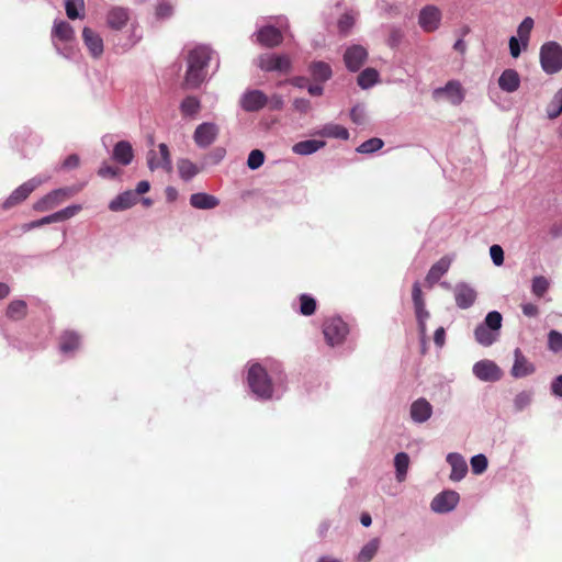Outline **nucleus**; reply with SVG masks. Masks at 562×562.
<instances>
[{"label":"nucleus","instance_id":"f257e3e1","mask_svg":"<svg viewBox=\"0 0 562 562\" xmlns=\"http://www.w3.org/2000/svg\"><path fill=\"white\" fill-rule=\"evenodd\" d=\"M213 50L205 45L195 46L188 54L184 82L189 88H198L206 78V67Z\"/></svg>","mask_w":562,"mask_h":562},{"label":"nucleus","instance_id":"f03ea898","mask_svg":"<svg viewBox=\"0 0 562 562\" xmlns=\"http://www.w3.org/2000/svg\"><path fill=\"white\" fill-rule=\"evenodd\" d=\"M503 317L499 312H488L484 321L474 330L475 340L483 347H490L498 337Z\"/></svg>","mask_w":562,"mask_h":562},{"label":"nucleus","instance_id":"7ed1b4c3","mask_svg":"<svg viewBox=\"0 0 562 562\" xmlns=\"http://www.w3.org/2000/svg\"><path fill=\"white\" fill-rule=\"evenodd\" d=\"M247 381L250 390L259 398L269 400L273 394V385L265 368L259 363L252 364L248 370Z\"/></svg>","mask_w":562,"mask_h":562},{"label":"nucleus","instance_id":"20e7f679","mask_svg":"<svg viewBox=\"0 0 562 562\" xmlns=\"http://www.w3.org/2000/svg\"><path fill=\"white\" fill-rule=\"evenodd\" d=\"M540 64L546 74L553 75L562 69V46L554 41L540 47Z\"/></svg>","mask_w":562,"mask_h":562},{"label":"nucleus","instance_id":"39448f33","mask_svg":"<svg viewBox=\"0 0 562 562\" xmlns=\"http://www.w3.org/2000/svg\"><path fill=\"white\" fill-rule=\"evenodd\" d=\"M323 333L328 345L336 347L345 340L349 328L341 317H329L323 324Z\"/></svg>","mask_w":562,"mask_h":562},{"label":"nucleus","instance_id":"423d86ee","mask_svg":"<svg viewBox=\"0 0 562 562\" xmlns=\"http://www.w3.org/2000/svg\"><path fill=\"white\" fill-rule=\"evenodd\" d=\"M49 176H37L18 187L3 202V209L8 210L20 204L42 183L48 181Z\"/></svg>","mask_w":562,"mask_h":562},{"label":"nucleus","instance_id":"0eeeda50","mask_svg":"<svg viewBox=\"0 0 562 562\" xmlns=\"http://www.w3.org/2000/svg\"><path fill=\"white\" fill-rule=\"evenodd\" d=\"M78 191L79 189L76 188H60L53 190L34 204V210L38 212L52 210L64 202L67 198L76 194Z\"/></svg>","mask_w":562,"mask_h":562},{"label":"nucleus","instance_id":"6e6552de","mask_svg":"<svg viewBox=\"0 0 562 562\" xmlns=\"http://www.w3.org/2000/svg\"><path fill=\"white\" fill-rule=\"evenodd\" d=\"M267 104L268 95L258 89L246 90L239 99V105L246 112H258Z\"/></svg>","mask_w":562,"mask_h":562},{"label":"nucleus","instance_id":"1a4fd4ad","mask_svg":"<svg viewBox=\"0 0 562 562\" xmlns=\"http://www.w3.org/2000/svg\"><path fill=\"white\" fill-rule=\"evenodd\" d=\"M218 133L220 128L215 123L204 122L196 126L193 139L198 147L207 148L216 140Z\"/></svg>","mask_w":562,"mask_h":562},{"label":"nucleus","instance_id":"9d476101","mask_svg":"<svg viewBox=\"0 0 562 562\" xmlns=\"http://www.w3.org/2000/svg\"><path fill=\"white\" fill-rule=\"evenodd\" d=\"M159 156L155 150H149L147 154L148 168L154 171L156 169H164L167 172L172 170V161L168 146L165 143L158 145Z\"/></svg>","mask_w":562,"mask_h":562},{"label":"nucleus","instance_id":"9b49d317","mask_svg":"<svg viewBox=\"0 0 562 562\" xmlns=\"http://www.w3.org/2000/svg\"><path fill=\"white\" fill-rule=\"evenodd\" d=\"M52 40L58 53L65 57H69L70 55L68 53L60 52L56 41L64 43L72 42L75 40V30L66 21H55L52 30Z\"/></svg>","mask_w":562,"mask_h":562},{"label":"nucleus","instance_id":"f8f14e48","mask_svg":"<svg viewBox=\"0 0 562 562\" xmlns=\"http://www.w3.org/2000/svg\"><path fill=\"white\" fill-rule=\"evenodd\" d=\"M441 21V12L435 5H426L420 10L418 24L425 32L436 31Z\"/></svg>","mask_w":562,"mask_h":562},{"label":"nucleus","instance_id":"ddd939ff","mask_svg":"<svg viewBox=\"0 0 562 562\" xmlns=\"http://www.w3.org/2000/svg\"><path fill=\"white\" fill-rule=\"evenodd\" d=\"M460 496L454 491H445L439 493L431 501L430 507L436 513H448L459 503Z\"/></svg>","mask_w":562,"mask_h":562},{"label":"nucleus","instance_id":"4468645a","mask_svg":"<svg viewBox=\"0 0 562 562\" xmlns=\"http://www.w3.org/2000/svg\"><path fill=\"white\" fill-rule=\"evenodd\" d=\"M367 58L368 52L361 45H352L344 54V61L350 71H358Z\"/></svg>","mask_w":562,"mask_h":562},{"label":"nucleus","instance_id":"2eb2a0df","mask_svg":"<svg viewBox=\"0 0 562 562\" xmlns=\"http://www.w3.org/2000/svg\"><path fill=\"white\" fill-rule=\"evenodd\" d=\"M82 41L93 58L102 56L104 50L103 40L98 32L86 26L82 30Z\"/></svg>","mask_w":562,"mask_h":562},{"label":"nucleus","instance_id":"dca6fc26","mask_svg":"<svg viewBox=\"0 0 562 562\" xmlns=\"http://www.w3.org/2000/svg\"><path fill=\"white\" fill-rule=\"evenodd\" d=\"M473 372L482 381H497L502 376L501 369L490 360H482L474 364Z\"/></svg>","mask_w":562,"mask_h":562},{"label":"nucleus","instance_id":"f3484780","mask_svg":"<svg viewBox=\"0 0 562 562\" xmlns=\"http://www.w3.org/2000/svg\"><path fill=\"white\" fill-rule=\"evenodd\" d=\"M454 299L458 307L467 310L471 307L476 300L475 290L465 283H458L454 286Z\"/></svg>","mask_w":562,"mask_h":562},{"label":"nucleus","instance_id":"a211bd4d","mask_svg":"<svg viewBox=\"0 0 562 562\" xmlns=\"http://www.w3.org/2000/svg\"><path fill=\"white\" fill-rule=\"evenodd\" d=\"M130 20V11L123 7H113L106 13V24L112 30L123 29Z\"/></svg>","mask_w":562,"mask_h":562},{"label":"nucleus","instance_id":"6ab92c4d","mask_svg":"<svg viewBox=\"0 0 562 562\" xmlns=\"http://www.w3.org/2000/svg\"><path fill=\"white\" fill-rule=\"evenodd\" d=\"M257 41L267 47H273L279 45L283 37L281 31L274 26L268 25L258 30L256 33Z\"/></svg>","mask_w":562,"mask_h":562},{"label":"nucleus","instance_id":"aec40b11","mask_svg":"<svg viewBox=\"0 0 562 562\" xmlns=\"http://www.w3.org/2000/svg\"><path fill=\"white\" fill-rule=\"evenodd\" d=\"M432 414V406L425 398H418L411 405V417L415 423L427 422Z\"/></svg>","mask_w":562,"mask_h":562},{"label":"nucleus","instance_id":"412c9836","mask_svg":"<svg viewBox=\"0 0 562 562\" xmlns=\"http://www.w3.org/2000/svg\"><path fill=\"white\" fill-rule=\"evenodd\" d=\"M501 90L513 93L520 87V76L515 69H505L498 78Z\"/></svg>","mask_w":562,"mask_h":562},{"label":"nucleus","instance_id":"4be33fe9","mask_svg":"<svg viewBox=\"0 0 562 562\" xmlns=\"http://www.w3.org/2000/svg\"><path fill=\"white\" fill-rule=\"evenodd\" d=\"M447 462L451 467L450 479L452 481H460L468 473V464L461 454L456 452L449 453L447 456Z\"/></svg>","mask_w":562,"mask_h":562},{"label":"nucleus","instance_id":"5701e85b","mask_svg":"<svg viewBox=\"0 0 562 562\" xmlns=\"http://www.w3.org/2000/svg\"><path fill=\"white\" fill-rule=\"evenodd\" d=\"M112 158L123 166L130 165L134 158V150L131 143L127 140L117 142L113 148Z\"/></svg>","mask_w":562,"mask_h":562},{"label":"nucleus","instance_id":"b1692460","mask_svg":"<svg viewBox=\"0 0 562 562\" xmlns=\"http://www.w3.org/2000/svg\"><path fill=\"white\" fill-rule=\"evenodd\" d=\"M445 93L447 99L452 104H460L464 99L463 89L461 87V83L456 80H451L447 82V85L443 88H439L435 91V94H441Z\"/></svg>","mask_w":562,"mask_h":562},{"label":"nucleus","instance_id":"393cba45","mask_svg":"<svg viewBox=\"0 0 562 562\" xmlns=\"http://www.w3.org/2000/svg\"><path fill=\"white\" fill-rule=\"evenodd\" d=\"M451 265V259L448 257H442L436 263L431 266L427 276L426 282L429 285H434L439 279L447 273Z\"/></svg>","mask_w":562,"mask_h":562},{"label":"nucleus","instance_id":"a878e982","mask_svg":"<svg viewBox=\"0 0 562 562\" xmlns=\"http://www.w3.org/2000/svg\"><path fill=\"white\" fill-rule=\"evenodd\" d=\"M313 135L328 137V138H338V139H348L349 132L346 127L335 123H328L322 126L319 130L314 132Z\"/></svg>","mask_w":562,"mask_h":562},{"label":"nucleus","instance_id":"bb28decb","mask_svg":"<svg viewBox=\"0 0 562 562\" xmlns=\"http://www.w3.org/2000/svg\"><path fill=\"white\" fill-rule=\"evenodd\" d=\"M136 202V194L133 191H125L110 202L109 209L113 212H120L132 207Z\"/></svg>","mask_w":562,"mask_h":562},{"label":"nucleus","instance_id":"cd10ccee","mask_svg":"<svg viewBox=\"0 0 562 562\" xmlns=\"http://www.w3.org/2000/svg\"><path fill=\"white\" fill-rule=\"evenodd\" d=\"M190 204L198 210H211L220 204V200L207 193H193L190 196Z\"/></svg>","mask_w":562,"mask_h":562},{"label":"nucleus","instance_id":"c85d7f7f","mask_svg":"<svg viewBox=\"0 0 562 562\" xmlns=\"http://www.w3.org/2000/svg\"><path fill=\"white\" fill-rule=\"evenodd\" d=\"M325 145L326 143L324 140L306 139L294 144L292 147V151L296 155L307 156L322 149Z\"/></svg>","mask_w":562,"mask_h":562},{"label":"nucleus","instance_id":"c756f323","mask_svg":"<svg viewBox=\"0 0 562 562\" xmlns=\"http://www.w3.org/2000/svg\"><path fill=\"white\" fill-rule=\"evenodd\" d=\"M308 70L312 78L318 82H325L331 78L333 71L330 66L325 61H313Z\"/></svg>","mask_w":562,"mask_h":562},{"label":"nucleus","instance_id":"7c9ffc66","mask_svg":"<svg viewBox=\"0 0 562 562\" xmlns=\"http://www.w3.org/2000/svg\"><path fill=\"white\" fill-rule=\"evenodd\" d=\"M535 372V367L521 353H516V360L512 368L515 378H524Z\"/></svg>","mask_w":562,"mask_h":562},{"label":"nucleus","instance_id":"2f4dec72","mask_svg":"<svg viewBox=\"0 0 562 562\" xmlns=\"http://www.w3.org/2000/svg\"><path fill=\"white\" fill-rule=\"evenodd\" d=\"M177 168H178L179 176L183 181H190L201 170L194 162H192L188 158L179 159L177 161Z\"/></svg>","mask_w":562,"mask_h":562},{"label":"nucleus","instance_id":"473e14b6","mask_svg":"<svg viewBox=\"0 0 562 562\" xmlns=\"http://www.w3.org/2000/svg\"><path fill=\"white\" fill-rule=\"evenodd\" d=\"M27 314V304L23 300H13L9 303L5 316L11 321H21Z\"/></svg>","mask_w":562,"mask_h":562},{"label":"nucleus","instance_id":"72a5a7b5","mask_svg":"<svg viewBox=\"0 0 562 562\" xmlns=\"http://www.w3.org/2000/svg\"><path fill=\"white\" fill-rule=\"evenodd\" d=\"M60 351H74L80 347V336L75 333L67 330L65 331L59 341Z\"/></svg>","mask_w":562,"mask_h":562},{"label":"nucleus","instance_id":"f704fd0d","mask_svg":"<svg viewBox=\"0 0 562 562\" xmlns=\"http://www.w3.org/2000/svg\"><path fill=\"white\" fill-rule=\"evenodd\" d=\"M394 465L396 469V479L398 482H403L406 477L408 465H409V457L405 452H398L394 458Z\"/></svg>","mask_w":562,"mask_h":562},{"label":"nucleus","instance_id":"c9c22d12","mask_svg":"<svg viewBox=\"0 0 562 562\" xmlns=\"http://www.w3.org/2000/svg\"><path fill=\"white\" fill-rule=\"evenodd\" d=\"M379 80V72L374 68H366L358 76V85L362 89H369L373 87Z\"/></svg>","mask_w":562,"mask_h":562},{"label":"nucleus","instance_id":"e433bc0d","mask_svg":"<svg viewBox=\"0 0 562 562\" xmlns=\"http://www.w3.org/2000/svg\"><path fill=\"white\" fill-rule=\"evenodd\" d=\"M532 27L533 20L529 16L525 18L517 27L518 40L520 41L522 48H526L528 46Z\"/></svg>","mask_w":562,"mask_h":562},{"label":"nucleus","instance_id":"4c0bfd02","mask_svg":"<svg viewBox=\"0 0 562 562\" xmlns=\"http://www.w3.org/2000/svg\"><path fill=\"white\" fill-rule=\"evenodd\" d=\"M66 14L70 20L83 18L85 0H65Z\"/></svg>","mask_w":562,"mask_h":562},{"label":"nucleus","instance_id":"58836bf2","mask_svg":"<svg viewBox=\"0 0 562 562\" xmlns=\"http://www.w3.org/2000/svg\"><path fill=\"white\" fill-rule=\"evenodd\" d=\"M379 549V540L373 539L369 541L359 552L357 557L358 562H369L373 559Z\"/></svg>","mask_w":562,"mask_h":562},{"label":"nucleus","instance_id":"ea45409f","mask_svg":"<svg viewBox=\"0 0 562 562\" xmlns=\"http://www.w3.org/2000/svg\"><path fill=\"white\" fill-rule=\"evenodd\" d=\"M201 109L200 101L195 97H187L180 104V110L183 115L193 116Z\"/></svg>","mask_w":562,"mask_h":562},{"label":"nucleus","instance_id":"a19ab883","mask_svg":"<svg viewBox=\"0 0 562 562\" xmlns=\"http://www.w3.org/2000/svg\"><path fill=\"white\" fill-rule=\"evenodd\" d=\"M562 112V88L558 90L548 105L547 114L550 119L558 117Z\"/></svg>","mask_w":562,"mask_h":562},{"label":"nucleus","instance_id":"79ce46f5","mask_svg":"<svg viewBox=\"0 0 562 562\" xmlns=\"http://www.w3.org/2000/svg\"><path fill=\"white\" fill-rule=\"evenodd\" d=\"M384 143L381 138L373 137L366 142H363L358 148L357 151L360 154H372L383 147Z\"/></svg>","mask_w":562,"mask_h":562},{"label":"nucleus","instance_id":"37998d69","mask_svg":"<svg viewBox=\"0 0 562 562\" xmlns=\"http://www.w3.org/2000/svg\"><path fill=\"white\" fill-rule=\"evenodd\" d=\"M300 302H301V305H300V312L301 314L305 315V316H310L312 314H314L315 310H316V301L307 295V294H302L300 296Z\"/></svg>","mask_w":562,"mask_h":562},{"label":"nucleus","instance_id":"c03bdc74","mask_svg":"<svg viewBox=\"0 0 562 562\" xmlns=\"http://www.w3.org/2000/svg\"><path fill=\"white\" fill-rule=\"evenodd\" d=\"M549 289V281L542 277H535L532 279L531 291L536 296L541 297Z\"/></svg>","mask_w":562,"mask_h":562},{"label":"nucleus","instance_id":"a18cd8bd","mask_svg":"<svg viewBox=\"0 0 562 562\" xmlns=\"http://www.w3.org/2000/svg\"><path fill=\"white\" fill-rule=\"evenodd\" d=\"M265 162V154L260 149H254L248 155L247 166L251 170L260 168Z\"/></svg>","mask_w":562,"mask_h":562},{"label":"nucleus","instance_id":"49530a36","mask_svg":"<svg viewBox=\"0 0 562 562\" xmlns=\"http://www.w3.org/2000/svg\"><path fill=\"white\" fill-rule=\"evenodd\" d=\"M548 347L551 351L562 350V334L558 330H550L548 334Z\"/></svg>","mask_w":562,"mask_h":562},{"label":"nucleus","instance_id":"de8ad7c7","mask_svg":"<svg viewBox=\"0 0 562 562\" xmlns=\"http://www.w3.org/2000/svg\"><path fill=\"white\" fill-rule=\"evenodd\" d=\"M81 209H82L81 205L74 204V205H69L60 211L55 212V214L57 216L58 222H63V221L74 217L77 213H79L81 211Z\"/></svg>","mask_w":562,"mask_h":562},{"label":"nucleus","instance_id":"09e8293b","mask_svg":"<svg viewBox=\"0 0 562 562\" xmlns=\"http://www.w3.org/2000/svg\"><path fill=\"white\" fill-rule=\"evenodd\" d=\"M350 119L355 124L362 125L366 123L367 113L361 104L355 105L350 111Z\"/></svg>","mask_w":562,"mask_h":562},{"label":"nucleus","instance_id":"8fccbe9b","mask_svg":"<svg viewBox=\"0 0 562 562\" xmlns=\"http://www.w3.org/2000/svg\"><path fill=\"white\" fill-rule=\"evenodd\" d=\"M472 471L475 474L483 473L487 468V459L484 454H476L471 459Z\"/></svg>","mask_w":562,"mask_h":562},{"label":"nucleus","instance_id":"3c124183","mask_svg":"<svg viewBox=\"0 0 562 562\" xmlns=\"http://www.w3.org/2000/svg\"><path fill=\"white\" fill-rule=\"evenodd\" d=\"M258 66L265 71H276L274 54H263L258 58Z\"/></svg>","mask_w":562,"mask_h":562},{"label":"nucleus","instance_id":"603ef678","mask_svg":"<svg viewBox=\"0 0 562 562\" xmlns=\"http://www.w3.org/2000/svg\"><path fill=\"white\" fill-rule=\"evenodd\" d=\"M532 394L528 391L518 393L514 400V404L517 411H522L531 402Z\"/></svg>","mask_w":562,"mask_h":562},{"label":"nucleus","instance_id":"864d4df0","mask_svg":"<svg viewBox=\"0 0 562 562\" xmlns=\"http://www.w3.org/2000/svg\"><path fill=\"white\" fill-rule=\"evenodd\" d=\"M267 106L271 111H280L284 106V99L281 94L273 93L270 97H268V104Z\"/></svg>","mask_w":562,"mask_h":562},{"label":"nucleus","instance_id":"5fc2aeb1","mask_svg":"<svg viewBox=\"0 0 562 562\" xmlns=\"http://www.w3.org/2000/svg\"><path fill=\"white\" fill-rule=\"evenodd\" d=\"M404 37V32L400 27H392L389 34L387 44L391 47L400 45Z\"/></svg>","mask_w":562,"mask_h":562},{"label":"nucleus","instance_id":"6e6d98bb","mask_svg":"<svg viewBox=\"0 0 562 562\" xmlns=\"http://www.w3.org/2000/svg\"><path fill=\"white\" fill-rule=\"evenodd\" d=\"M490 256L495 266H501L504 262V250L499 245H493L490 248Z\"/></svg>","mask_w":562,"mask_h":562},{"label":"nucleus","instance_id":"4d7b16f0","mask_svg":"<svg viewBox=\"0 0 562 562\" xmlns=\"http://www.w3.org/2000/svg\"><path fill=\"white\" fill-rule=\"evenodd\" d=\"M415 313L417 321L419 323L422 331L425 330V322L429 317V313L427 312L425 304L415 305Z\"/></svg>","mask_w":562,"mask_h":562},{"label":"nucleus","instance_id":"13d9d810","mask_svg":"<svg viewBox=\"0 0 562 562\" xmlns=\"http://www.w3.org/2000/svg\"><path fill=\"white\" fill-rule=\"evenodd\" d=\"M172 13V5L165 1V0H161L157 8H156V14L159 16V18H169Z\"/></svg>","mask_w":562,"mask_h":562},{"label":"nucleus","instance_id":"bf43d9fd","mask_svg":"<svg viewBox=\"0 0 562 562\" xmlns=\"http://www.w3.org/2000/svg\"><path fill=\"white\" fill-rule=\"evenodd\" d=\"M293 108L295 111L305 114L311 110L312 106L310 100L304 98H297L294 99L293 101Z\"/></svg>","mask_w":562,"mask_h":562},{"label":"nucleus","instance_id":"052dcab7","mask_svg":"<svg viewBox=\"0 0 562 562\" xmlns=\"http://www.w3.org/2000/svg\"><path fill=\"white\" fill-rule=\"evenodd\" d=\"M119 172L120 171L117 168L106 164H103L98 170V175L102 178H115L119 175Z\"/></svg>","mask_w":562,"mask_h":562},{"label":"nucleus","instance_id":"680f3d73","mask_svg":"<svg viewBox=\"0 0 562 562\" xmlns=\"http://www.w3.org/2000/svg\"><path fill=\"white\" fill-rule=\"evenodd\" d=\"M276 70L288 71L290 69V59L286 55L274 54Z\"/></svg>","mask_w":562,"mask_h":562},{"label":"nucleus","instance_id":"e2e57ef3","mask_svg":"<svg viewBox=\"0 0 562 562\" xmlns=\"http://www.w3.org/2000/svg\"><path fill=\"white\" fill-rule=\"evenodd\" d=\"M412 297H413L414 306H415V305L425 304V301H424V299H423L422 288H420V284H419V282H418V281H416V282L413 284Z\"/></svg>","mask_w":562,"mask_h":562},{"label":"nucleus","instance_id":"0e129e2a","mask_svg":"<svg viewBox=\"0 0 562 562\" xmlns=\"http://www.w3.org/2000/svg\"><path fill=\"white\" fill-rule=\"evenodd\" d=\"M353 18L346 13L338 21V27L341 32H347L353 25Z\"/></svg>","mask_w":562,"mask_h":562},{"label":"nucleus","instance_id":"69168bd1","mask_svg":"<svg viewBox=\"0 0 562 562\" xmlns=\"http://www.w3.org/2000/svg\"><path fill=\"white\" fill-rule=\"evenodd\" d=\"M520 44L521 43H520V41L517 37L512 36L509 38V50H510V55L514 58H517L520 55V53H521V47L522 46H520Z\"/></svg>","mask_w":562,"mask_h":562},{"label":"nucleus","instance_id":"338daca9","mask_svg":"<svg viewBox=\"0 0 562 562\" xmlns=\"http://www.w3.org/2000/svg\"><path fill=\"white\" fill-rule=\"evenodd\" d=\"M80 159L76 154L69 155L63 162V167L66 169H74L79 166Z\"/></svg>","mask_w":562,"mask_h":562},{"label":"nucleus","instance_id":"774afa93","mask_svg":"<svg viewBox=\"0 0 562 562\" xmlns=\"http://www.w3.org/2000/svg\"><path fill=\"white\" fill-rule=\"evenodd\" d=\"M551 392L553 395L562 397V374L558 375L551 383Z\"/></svg>","mask_w":562,"mask_h":562}]
</instances>
